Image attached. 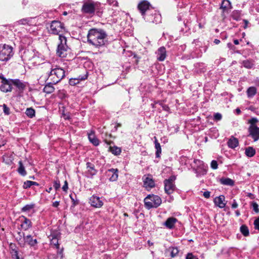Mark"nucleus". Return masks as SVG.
I'll return each mask as SVG.
<instances>
[{
  "instance_id": "47",
  "label": "nucleus",
  "mask_w": 259,
  "mask_h": 259,
  "mask_svg": "<svg viewBox=\"0 0 259 259\" xmlns=\"http://www.w3.org/2000/svg\"><path fill=\"white\" fill-rule=\"evenodd\" d=\"M54 187L56 190H58L60 188V183L58 180L55 181L54 183Z\"/></svg>"
},
{
  "instance_id": "29",
  "label": "nucleus",
  "mask_w": 259,
  "mask_h": 259,
  "mask_svg": "<svg viewBox=\"0 0 259 259\" xmlns=\"http://www.w3.org/2000/svg\"><path fill=\"white\" fill-rule=\"evenodd\" d=\"M154 139L155 148L156 149L155 155L156 157L159 158L161 153V146L155 137H154Z\"/></svg>"
},
{
  "instance_id": "58",
  "label": "nucleus",
  "mask_w": 259,
  "mask_h": 259,
  "mask_svg": "<svg viewBox=\"0 0 259 259\" xmlns=\"http://www.w3.org/2000/svg\"><path fill=\"white\" fill-rule=\"evenodd\" d=\"M62 116L63 117V118L65 119H70V116L69 115H66L65 114V113H63L62 114Z\"/></svg>"
},
{
  "instance_id": "31",
  "label": "nucleus",
  "mask_w": 259,
  "mask_h": 259,
  "mask_svg": "<svg viewBox=\"0 0 259 259\" xmlns=\"http://www.w3.org/2000/svg\"><path fill=\"white\" fill-rule=\"evenodd\" d=\"M53 83L52 81L49 82L47 84H46L44 88V92L47 94H51L53 93L55 90V88L53 86Z\"/></svg>"
},
{
  "instance_id": "23",
  "label": "nucleus",
  "mask_w": 259,
  "mask_h": 259,
  "mask_svg": "<svg viewBox=\"0 0 259 259\" xmlns=\"http://www.w3.org/2000/svg\"><path fill=\"white\" fill-rule=\"evenodd\" d=\"M21 219L22 222L21 226L23 230H27L31 227V222L30 220L24 216H22Z\"/></svg>"
},
{
  "instance_id": "28",
  "label": "nucleus",
  "mask_w": 259,
  "mask_h": 259,
  "mask_svg": "<svg viewBox=\"0 0 259 259\" xmlns=\"http://www.w3.org/2000/svg\"><path fill=\"white\" fill-rule=\"evenodd\" d=\"M88 138L89 141L94 145L98 146L99 144V141L96 138L94 132L88 134Z\"/></svg>"
},
{
  "instance_id": "43",
  "label": "nucleus",
  "mask_w": 259,
  "mask_h": 259,
  "mask_svg": "<svg viewBox=\"0 0 259 259\" xmlns=\"http://www.w3.org/2000/svg\"><path fill=\"white\" fill-rule=\"evenodd\" d=\"M32 181H26L24 182L23 187L24 189H28L32 186Z\"/></svg>"
},
{
  "instance_id": "10",
  "label": "nucleus",
  "mask_w": 259,
  "mask_h": 259,
  "mask_svg": "<svg viewBox=\"0 0 259 259\" xmlns=\"http://www.w3.org/2000/svg\"><path fill=\"white\" fill-rule=\"evenodd\" d=\"M194 162L198 166L197 168H193L194 170L198 177L200 175H204L207 172V166H205L203 161L198 159H195Z\"/></svg>"
},
{
  "instance_id": "51",
  "label": "nucleus",
  "mask_w": 259,
  "mask_h": 259,
  "mask_svg": "<svg viewBox=\"0 0 259 259\" xmlns=\"http://www.w3.org/2000/svg\"><path fill=\"white\" fill-rule=\"evenodd\" d=\"M186 259H198V258L192 254V253H189L186 256Z\"/></svg>"
},
{
  "instance_id": "54",
  "label": "nucleus",
  "mask_w": 259,
  "mask_h": 259,
  "mask_svg": "<svg viewBox=\"0 0 259 259\" xmlns=\"http://www.w3.org/2000/svg\"><path fill=\"white\" fill-rule=\"evenodd\" d=\"M203 196L206 198H209L210 196V192L209 191H205L203 194Z\"/></svg>"
},
{
  "instance_id": "49",
  "label": "nucleus",
  "mask_w": 259,
  "mask_h": 259,
  "mask_svg": "<svg viewBox=\"0 0 259 259\" xmlns=\"http://www.w3.org/2000/svg\"><path fill=\"white\" fill-rule=\"evenodd\" d=\"M252 206L254 211L255 212H258L259 209L258 208V204L256 202H253L252 204Z\"/></svg>"
},
{
  "instance_id": "37",
  "label": "nucleus",
  "mask_w": 259,
  "mask_h": 259,
  "mask_svg": "<svg viewBox=\"0 0 259 259\" xmlns=\"http://www.w3.org/2000/svg\"><path fill=\"white\" fill-rule=\"evenodd\" d=\"M25 114L28 117L32 118L35 116V111L32 108H28L26 110Z\"/></svg>"
},
{
  "instance_id": "8",
  "label": "nucleus",
  "mask_w": 259,
  "mask_h": 259,
  "mask_svg": "<svg viewBox=\"0 0 259 259\" xmlns=\"http://www.w3.org/2000/svg\"><path fill=\"white\" fill-rule=\"evenodd\" d=\"M64 30V25L62 23L59 21L54 20L52 21L50 24L49 32L54 35H58L60 37V35H62L61 33H62Z\"/></svg>"
},
{
  "instance_id": "22",
  "label": "nucleus",
  "mask_w": 259,
  "mask_h": 259,
  "mask_svg": "<svg viewBox=\"0 0 259 259\" xmlns=\"http://www.w3.org/2000/svg\"><path fill=\"white\" fill-rule=\"evenodd\" d=\"M178 222V220L174 217L168 218L164 223V225L168 229H171L175 227V224Z\"/></svg>"
},
{
  "instance_id": "13",
  "label": "nucleus",
  "mask_w": 259,
  "mask_h": 259,
  "mask_svg": "<svg viewBox=\"0 0 259 259\" xmlns=\"http://www.w3.org/2000/svg\"><path fill=\"white\" fill-rule=\"evenodd\" d=\"M12 79H3L1 81L0 90L4 93L11 92L12 90Z\"/></svg>"
},
{
  "instance_id": "55",
  "label": "nucleus",
  "mask_w": 259,
  "mask_h": 259,
  "mask_svg": "<svg viewBox=\"0 0 259 259\" xmlns=\"http://www.w3.org/2000/svg\"><path fill=\"white\" fill-rule=\"evenodd\" d=\"M227 46L231 50H234L235 49V47L230 42L227 44Z\"/></svg>"
},
{
  "instance_id": "63",
  "label": "nucleus",
  "mask_w": 259,
  "mask_h": 259,
  "mask_svg": "<svg viewBox=\"0 0 259 259\" xmlns=\"http://www.w3.org/2000/svg\"><path fill=\"white\" fill-rule=\"evenodd\" d=\"M104 141L108 145H110L111 144V143H112L111 141H108L107 140H105Z\"/></svg>"
},
{
  "instance_id": "56",
  "label": "nucleus",
  "mask_w": 259,
  "mask_h": 259,
  "mask_svg": "<svg viewBox=\"0 0 259 259\" xmlns=\"http://www.w3.org/2000/svg\"><path fill=\"white\" fill-rule=\"evenodd\" d=\"M70 197H71V199H72V200L73 201L72 203H73V206L77 205L78 204L79 202H78L77 201H75V200H74V199L72 198L71 195H70Z\"/></svg>"
},
{
  "instance_id": "59",
  "label": "nucleus",
  "mask_w": 259,
  "mask_h": 259,
  "mask_svg": "<svg viewBox=\"0 0 259 259\" xmlns=\"http://www.w3.org/2000/svg\"><path fill=\"white\" fill-rule=\"evenodd\" d=\"M247 196L250 197L251 199H254V195L253 194H252V193H249L247 194Z\"/></svg>"
},
{
  "instance_id": "2",
  "label": "nucleus",
  "mask_w": 259,
  "mask_h": 259,
  "mask_svg": "<svg viewBox=\"0 0 259 259\" xmlns=\"http://www.w3.org/2000/svg\"><path fill=\"white\" fill-rule=\"evenodd\" d=\"M107 36V34L103 29L92 28L88 31V41L95 47L100 48L105 45Z\"/></svg>"
},
{
  "instance_id": "25",
  "label": "nucleus",
  "mask_w": 259,
  "mask_h": 259,
  "mask_svg": "<svg viewBox=\"0 0 259 259\" xmlns=\"http://www.w3.org/2000/svg\"><path fill=\"white\" fill-rule=\"evenodd\" d=\"M35 53L32 49H26L24 51L23 58L25 61H29L34 58Z\"/></svg>"
},
{
  "instance_id": "44",
  "label": "nucleus",
  "mask_w": 259,
  "mask_h": 259,
  "mask_svg": "<svg viewBox=\"0 0 259 259\" xmlns=\"http://www.w3.org/2000/svg\"><path fill=\"white\" fill-rule=\"evenodd\" d=\"M258 121L256 118L253 117L248 120V123L250 124V125L256 126L255 123Z\"/></svg>"
},
{
  "instance_id": "15",
  "label": "nucleus",
  "mask_w": 259,
  "mask_h": 259,
  "mask_svg": "<svg viewBox=\"0 0 259 259\" xmlns=\"http://www.w3.org/2000/svg\"><path fill=\"white\" fill-rule=\"evenodd\" d=\"M249 136H250L254 141H256L259 139V127L257 126L250 125L248 128Z\"/></svg>"
},
{
  "instance_id": "21",
  "label": "nucleus",
  "mask_w": 259,
  "mask_h": 259,
  "mask_svg": "<svg viewBox=\"0 0 259 259\" xmlns=\"http://www.w3.org/2000/svg\"><path fill=\"white\" fill-rule=\"evenodd\" d=\"M225 198V196L222 195L219 197H216L214 199L215 205L221 208L225 207L226 206V203L224 202Z\"/></svg>"
},
{
  "instance_id": "36",
  "label": "nucleus",
  "mask_w": 259,
  "mask_h": 259,
  "mask_svg": "<svg viewBox=\"0 0 259 259\" xmlns=\"http://www.w3.org/2000/svg\"><path fill=\"white\" fill-rule=\"evenodd\" d=\"M18 171L19 174L23 176H25L27 174L25 169V167L23 166V164L21 161H19V167L18 169Z\"/></svg>"
},
{
  "instance_id": "53",
  "label": "nucleus",
  "mask_w": 259,
  "mask_h": 259,
  "mask_svg": "<svg viewBox=\"0 0 259 259\" xmlns=\"http://www.w3.org/2000/svg\"><path fill=\"white\" fill-rule=\"evenodd\" d=\"M68 189V183H67V181H65V182H64V185L62 187V189L64 191H67Z\"/></svg>"
},
{
  "instance_id": "42",
  "label": "nucleus",
  "mask_w": 259,
  "mask_h": 259,
  "mask_svg": "<svg viewBox=\"0 0 259 259\" xmlns=\"http://www.w3.org/2000/svg\"><path fill=\"white\" fill-rule=\"evenodd\" d=\"M232 17L235 20H239L240 19V13L239 11H235L232 13Z\"/></svg>"
},
{
  "instance_id": "3",
  "label": "nucleus",
  "mask_w": 259,
  "mask_h": 259,
  "mask_svg": "<svg viewBox=\"0 0 259 259\" xmlns=\"http://www.w3.org/2000/svg\"><path fill=\"white\" fill-rule=\"evenodd\" d=\"M150 6V4L148 2L146 1H143L139 4L138 8L145 20L149 22L157 23L160 21L159 19L160 16L159 14L155 13L154 14V19H151L148 18L145 14V13L149 10Z\"/></svg>"
},
{
  "instance_id": "30",
  "label": "nucleus",
  "mask_w": 259,
  "mask_h": 259,
  "mask_svg": "<svg viewBox=\"0 0 259 259\" xmlns=\"http://www.w3.org/2000/svg\"><path fill=\"white\" fill-rule=\"evenodd\" d=\"M167 251L169 252L170 256L172 257H175L178 255L179 250L177 247H169L167 249Z\"/></svg>"
},
{
  "instance_id": "41",
  "label": "nucleus",
  "mask_w": 259,
  "mask_h": 259,
  "mask_svg": "<svg viewBox=\"0 0 259 259\" xmlns=\"http://www.w3.org/2000/svg\"><path fill=\"white\" fill-rule=\"evenodd\" d=\"M30 20L28 18H24L22 19L19 21H17L15 22L16 25H26L28 24Z\"/></svg>"
},
{
  "instance_id": "52",
  "label": "nucleus",
  "mask_w": 259,
  "mask_h": 259,
  "mask_svg": "<svg viewBox=\"0 0 259 259\" xmlns=\"http://www.w3.org/2000/svg\"><path fill=\"white\" fill-rule=\"evenodd\" d=\"M238 205L237 202H236V201L235 199H234L233 201V203L231 205L232 208L235 209L238 207Z\"/></svg>"
},
{
  "instance_id": "39",
  "label": "nucleus",
  "mask_w": 259,
  "mask_h": 259,
  "mask_svg": "<svg viewBox=\"0 0 259 259\" xmlns=\"http://www.w3.org/2000/svg\"><path fill=\"white\" fill-rule=\"evenodd\" d=\"M240 231L244 236H248L249 235V230L246 225H242L240 228Z\"/></svg>"
},
{
  "instance_id": "7",
  "label": "nucleus",
  "mask_w": 259,
  "mask_h": 259,
  "mask_svg": "<svg viewBox=\"0 0 259 259\" xmlns=\"http://www.w3.org/2000/svg\"><path fill=\"white\" fill-rule=\"evenodd\" d=\"M13 55V48L9 45H0V61H6Z\"/></svg>"
},
{
  "instance_id": "24",
  "label": "nucleus",
  "mask_w": 259,
  "mask_h": 259,
  "mask_svg": "<svg viewBox=\"0 0 259 259\" xmlns=\"http://www.w3.org/2000/svg\"><path fill=\"white\" fill-rule=\"evenodd\" d=\"M59 236V233L57 232L52 233L50 236L51 244L54 245L58 249L59 248V244L58 243Z\"/></svg>"
},
{
  "instance_id": "9",
  "label": "nucleus",
  "mask_w": 259,
  "mask_h": 259,
  "mask_svg": "<svg viewBox=\"0 0 259 259\" xmlns=\"http://www.w3.org/2000/svg\"><path fill=\"white\" fill-rule=\"evenodd\" d=\"M176 177L174 176L170 177L168 179H166L164 181V191L167 194H170L174 192L175 190L176 186L175 185V181Z\"/></svg>"
},
{
  "instance_id": "14",
  "label": "nucleus",
  "mask_w": 259,
  "mask_h": 259,
  "mask_svg": "<svg viewBox=\"0 0 259 259\" xmlns=\"http://www.w3.org/2000/svg\"><path fill=\"white\" fill-rule=\"evenodd\" d=\"M89 203L95 208H100L103 205V202L101 198L97 196L93 195L89 200Z\"/></svg>"
},
{
  "instance_id": "60",
  "label": "nucleus",
  "mask_w": 259,
  "mask_h": 259,
  "mask_svg": "<svg viewBox=\"0 0 259 259\" xmlns=\"http://www.w3.org/2000/svg\"><path fill=\"white\" fill-rule=\"evenodd\" d=\"M213 42L215 44L218 45L219 44H220V40L218 39H215Z\"/></svg>"
},
{
  "instance_id": "48",
  "label": "nucleus",
  "mask_w": 259,
  "mask_h": 259,
  "mask_svg": "<svg viewBox=\"0 0 259 259\" xmlns=\"http://www.w3.org/2000/svg\"><path fill=\"white\" fill-rule=\"evenodd\" d=\"M222 118V114L219 113H217L214 115V119L215 121H219Z\"/></svg>"
},
{
  "instance_id": "35",
  "label": "nucleus",
  "mask_w": 259,
  "mask_h": 259,
  "mask_svg": "<svg viewBox=\"0 0 259 259\" xmlns=\"http://www.w3.org/2000/svg\"><path fill=\"white\" fill-rule=\"evenodd\" d=\"M256 94V89L255 87H249L247 90V95L249 98L253 97Z\"/></svg>"
},
{
  "instance_id": "50",
  "label": "nucleus",
  "mask_w": 259,
  "mask_h": 259,
  "mask_svg": "<svg viewBox=\"0 0 259 259\" xmlns=\"http://www.w3.org/2000/svg\"><path fill=\"white\" fill-rule=\"evenodd\" d=\"M254 228L259 231V217L254 222Z\"/></svg>"
},
{
  "instance_id": "20",
  "label": "nucleus",
  "mask_w": 259,
  "mask_h": 259,
  "mask_svg": "<svg viewBox=\"0 0 259 259\" xmlns=\"http://www.w3.org/2000/svg\"><path fill=\"white\" fill-rule=\"evenodd\" d=\"M10 251L12 255V257L14 259H23L20 258L18 255V247L14 243H10L9 245Z\"/></svg>"
},
{
  "instance_id": "17",
  "label": "nucleus",
  "mask_w": 259,
  "mask_h": 259,
  "mask_svg": "<svg viewBox=\"0 0 259 259\" xmlns=\"http://www.w3.org/2000/svg\"><path fill=\"white\" fill-rule=\"evenodd\" d=\"M87 168L88 169L86 172L87 177L90 178H93L97 173V170L95 168V166L91 162L87 163Z\"/></svg>"
},
{
  "instance_id": "61",
  "label": "nucleus",
  "mask_w": 259,
  "mask_h": 259,
  "mask_svg": "<svg viewBox=\"0 0 259 259\" xmlns=\"http://www.w3.org/2000/svg\"><path fill=\"white\" fill-rule=\"evenodd\" d=\"M234 43L235 45H239V41L238 39H234Z\"/></svg>"
},
{
  "instance_id": "57",
  "label": "nucleus",
  "mask_w": 259,
  "mask_h": 259,
  "mask_svg": "<svg viewBox=\"0 0 259 259\" xmlns=\"http://www.w3.org/2000/svg\"><path fill=\"white\" fill-rule=\"evenodd\" d=\"M59 201H55L53 203V206L55 207H57L59 206Z\"/></svg>"
},
{
  "instance_id": "32",
  "label": "nucleus",
  "mask_w": 259,
  "mask_h": 259,
  "mask_svg": "<svg viewBox=\"0 0 259 259\" xmlns=\"http://www.w3.org/2000/svg\"><path fill=\"white\" fill-rule=\"evenodd\" d=\"M245 153L247 157H252L255 155V150L253 147H248L246 148Z\"/></svg>"
},
{
  "instance_id": "38",
  "label": "nucleus",
  "mask_w": 259,
  "mask_h": 259,
  "mask_svg": "<svg viewBox=\"0 0 259 259\" xmlns=\"http://www.w3.org/2000/svg\"><path fill=\"white\" fill-rule=\"evenodd\" d=\"M35 207V204L31 203L25 205L21 208L22 212H29L31 210L33 209Z\"/></svg>"
},
{
  "instance_id": "18",
  "label": "nucleus",
  "mask_w": 259,
  "mask_h": 259,
  "mask_svg": "<svg viewBox=\"0 0 259 259\" xmlns=\"http://www.w3.org/2000/svg\"><path fill=\"white\" fill-rule=\"evenodd\" d=\"M118 170L117 168H111L107 171V175L109 177V181H116L118 177Z\"/></svg>"
},
{
  "instance_id": "16",
  "label": "nucleus",
  "mask_w": 259,
  "mask_h": 259,
  "mask_svg": "<svg viewBox=\"0 0 259 259\" xmlns=\"http://www.w3.org/2000/svg\"><path fill=\"white\" fill-rule=\"evenodd\" d=\"M11 81H12V84L18 88L20 92H23L27 85V82H23L19 79H12Z\"/></svg>"
},
{
  "instance_id": "40",
  "label": "nucleus",
  "mask_w": 259,
  "mask_h": 259,
  "mask_svg": "<svg viewBox=\"0 0 259 259\" xmlns=\"http://www.w3.org/2000/svg\"><path fill=\"white\" fill-rule=\"evenodd\" d=\"M109 151L115 155H118L121 153V149L116 146H110Z\"/></svg>"
},
{
  "instance_id": "6",
  "label": "nucleus",
  "mask_w": 259,
  "mask_h": 259,
  "mask_svg": "<svg viewBox=\"0 0 259 259\" xmlns=\"http://www.w3.org/2000/svg\"><path fill=\"white\" fill-rule=\"evenodd\" d=\"M18 234L19 237H17V239L19 244L21 246H24L25 243H27L30 246H34L37 243V240L36 239H33L30 235L25 236L24 233L20 232H19Z\"/></svg>"
},
{
  "instance_id": "62",
  "label": "nucleus",
  "mask_w": 259,
  "mask_h": 259,
  "mask_svg": "<svg viewBox=\"0 0 259 259\" xmlns=\"http://www.w3.org/2000/svg\"><path fill=\"white\" fill-rule=\"evenodd\" d=\"M0 79H2V81H3V79H7L3 74H0Z\"/></svg>"
},
{
  "instance_id": "11",
  "label": "nucleus",
  "mask_w": 259,
  "mask_h": 259,
  "mask_svg": "<svg viewBox=\"0 0 259 259\" xmlns=\"http://www.w3.org/2000/svg\"><path fill=\"white\" fill-rule=\"evenodd\" d=\"M144 187L146 189H150L155 186V182L150 175H144L143 177Z\"/></svg>"
},
{
  "instance_id": "34",
  "label": "nucleus",
  "mask_w": 259,
  "mask_h": 259,
  "mask_svg": "<svg viewBox=\"0 0 259 259\" xmlns=\"http://www.w3.org/2000/svg\"><path fill=\"white\" fill-rule=\"evenodd\" d=\"M242 64L245 68L247 69H251L253 68L254 65L253 61L248 60L243 61Z\"/></svg>"
},
{
  "instance_id": "4",
  "label": "nucleus",
  "mask_w": 259,
  "mask_h": 259,
  "mask_svg": "<svg viewBox=\"0 0 259 259\" xmlns=\"http://www.w3.org/2000/svg\"><path fill=\"white\" fill-rule=\"evenodd\" d=\"M162 203L161 198L155 195H148L144 199L145 207L149 209L152 208L158 207Z\"/></svg>"
},
{
  "instance_id": "1",
  "label": "nucleus",
  "mask_w": 259,
  "mask_h": 259,
  "mask_svg": "<svg viewBox=\"0 0 259 259\" xmlns=\"http://www.w3.org/2000/svg\"><path fill=\"white\" fill-rule=\"evenodd\" d=\"M42 68L47 72V79L50 80L53 84L57 83L65 76V72L63 69L54 66L50 63H44Z\"/></svg>"
},
{
  "instance_id": "33",
  "label": "nucleus",
  "mask_w": 259,
  "mask_h": 259,
  "mask_svg": "<svg viewBox=\"0 0 259 259\" xmlns=\"http://www.w3.org/2000/svg\"><path fill=\"white\" fill-rule=\"evenodd\" d=\"M220 182L222 184L227 186H233L234 184V181L230 178H222Z\"/></svg>"
},
{
  "instance_id": "19",
  "label": "nucleus",
  "mask_w": 259,
  "mask_h": 259,
  "mask_svg": "<svg viewBox=\"0 0 259 259\" xmlns=\"http://www.w3.org/2000/svg\"><path fill=\"white\" fill-rule=\"evenodd\" d=\"M157 59L159 61H163L166 56V49L164 47L159 48L156 52Z\"/></svg>"
},
{
  "instance_id": "26",
  "label": "nucleus",
  "mask_w": 259,
  "mask_h": 259,
  "mask_svg": "<svg viewBox=\"0 0 259 259\" xmlns=\"http://www.w3.org/2000/svg\"><path fill=\"white\" fill-rule=\"evenodd\" d=\"M231 4L229 0H223L220 9L223 10V13H229V11L231 9Z\"/></svg>"
},
{
  "instance_id": "12",
  "label": "nucleus",
  "mask_w": 259,
  "mask_h": 259,
  "mask_svg": "<svg viewBox=\"0 0 259 259\" xmlns=\"http://www.w3.org/2000/svg\"><path fill=\"white\" fill-rule=\"evenodd\" d=\"M96 4L94 2H85L82 7V11L87 14H92L95 11Z\"/></svg>"
},
{
  "instance_id": "64",
  "label": "nucleus",
  "mask_w": 259,
  "mask_h": 259,
  "mask_svg": "<svg viewBox=\"0 0 259 259\" xmlns=\"http://www.w3.org/2000/svg\"><path fill=\"white\" fill-rule=\"evenodd\" d=\"M235 213H236V215L237 216V217H239L240 215V211L239 210H236L235 211Z\"/></svg>"
},
{
  "instance_id": "46",
  "label": "nucleus",
  "mask_w": 259,
  "mask_h": 259,
  "mask_svg": "<svg viewBox=\"0 0 259 259\" xmlns=\"http://www.w3.org/2000/svg\"><path fill=\"white\" fill-rule=\"evenodd\" d=\"M3 107L4 113L7 115H9L10 114L9 108L5 104H3Z\"/></svg>"
},
{
  "instance_id": "45",
  "label": "nucleus",
  "mask_w": 259,
  "mask_h": 259,
  "mask_svg": "<svg viewBox=\"0 0 259 259\" xmlns=\"http://www.w3.org/2000/svg\"><path fill=\"white\" fill-rule=\"evenodd\" d=\"M210 166H211V168H212L213 169H217L218 167V164L217 161L214 160H213L212 161H211V163H210Z\"/></svg>"
},
{
  "instance_id": "5",
  "label": "nucleus",
  "mask_w": 259,
  "mask_h": 259,
  "mask_svg": "<svg viewBox=\"0 0 259 259\" xmlns=\"http://www.w3.org/2000/svg\"><path fill=\"white\" fill-rule=\"evenodd\" d=\"M59 39L60 42L58 45L56 53L60 57L65 58L66 57L67 52L69 50V48L67 45V39L64 36L60 35Z\"/></svg>"
},
{
  "instance_id": "27",
  "label": "nucleus",
  "mask_w": 259,
  "mask_h": 259,
  "mask_svg": "<svg viewBox=\"0 0 259 259\" xmlns=\"http://www.w3.org/2000/svg\"><path fill=\"white\" fill-rule=\"evenodd\" d=\"M228 146L234 149L237 147L239 145V142L237 138L232 136L231 138L228 141Z\"/></svg>"
}]
</instances>
